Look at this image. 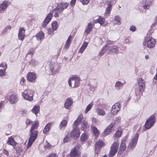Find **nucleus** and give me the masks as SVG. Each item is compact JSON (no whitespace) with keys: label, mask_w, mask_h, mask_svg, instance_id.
I'll list each match as a JSON object with an SVG mask.
<instances>
[{"label":"nucleus","mask_w":157,"mask_h":157,"mask_svg":"<svg viewBox=\"0 0 157 157\" xmlns=\"http://www.w3.org/2000/svg\"><path fill=\"white\" fill-rule=\"evenodd\" d=\"M68 4L67 3L62 2L59 3L53 11H51L48 14L42 25V27L44 28L45 27L50 21L52 17L53 12H55L54 17H59V13L61 14L64 10L68 7Z\"/></svg>","instance_id":"1"},{"label":"nucleus","mask_w":157,"mask_h":157,"mask_svg":"<svg viewBox=\"0 0 157 157\" xmlns=\"http://www.w3.org/2000/svg\"><path fill=\"white\" fill-rule=\"evenodd\" d=\"M79 78L74 76H72L70 77L68 83L70 86H72V87H77L79 84Z\"/></svg>","instance_id":"2"},{"label":"nucleus","mask_w":157,"mask_h":157,"mask_svg":"<svg viewBox=\"0 0 157 157\" xmlns=\"http://www.w3.org/2000/svg\"><path fill=\"white\" fill-rule=\"evenodd\" d=\"M30 136L27 146V149L29 148L37 137V131H30Z\"/></svg>","instance_id":"3"},{"label":"nucleus","mask_w":157,"mask_h":157,"mask_svg":"<svg viewBox=\"0 0 157 157\" xmlns=\"http://www.w3.org/2000/svg\"><path fill=\"white\" fill-rule=\"evenodd\" d=\"M155 122V117L154 115L150 116L146 121L145 125V128L147 129H150L153 126Z\"/></svg>","instance_id":"4"},{"label":"nucleus","mask_w":157,"mask_h":157,"mask_svg":"<svg viewBox=\"0 0 157 157\" xmlns=\"http://www.w3.org/2000/svg\"><path fill=\"white\" fill-rule=\"evenodd\" d=\"M119 145L117 141L112 144L109 154V156L113 157L116 153L118 150Z\"/></svg>","instance_id":"5"},{"label":"nucleus","mask_w":157,"mask_h":157,"mask_svg":"<svg viewBox=\"0 0 157 157\" xmlns=\"http://www.w3.org/2000/svg\"><path fill=\"white\" fill-rule=\"evenodd\" d=\"M156 43L155 40L152 37H149L143 43V44L144 46L147 45V47L150 48H153Z\"/></svg>","instance_id":"6"},{"label":"nucleus","mask_w":157,"mask_h":157,"mask_svg":"<svg viewBox=\"0 0 157 157\" xmlns=\"http://www.w3.org/2000/svg\"><path fill=\"white\" fill-rule=\"evenodd\" d=\"M139 136V134L138 133H136L128 145V147L130 149H133L135 147L137 142Z\"/></svg>","instance_id":"7"},{"label":"nucleus","mask_w":157,"mask_h":157,"mask_svg":"<svg viewBox=\"0 0 157 157\" xmlns=\"http://www.w3.org/2000/svg\"><path fill=\"white\" fill-rule=\"evenodd\" d=\"M49 68L53 74L58 72L60 67L58 63L51 62L49 65Z\"/></svg>","instance_id":"8"},{"label":"nucleus","mask_w":157,"mask_h":157,"mask_svg":"<svg viewBox=\"0 0 157 157\" xmlns=\"http://www.w3.org/2000/svg\"><path fill=\"white\" fill-rule=\"evenodd\" d=\"M120 103L118 102L116 103L112 106L111 112L113 115L117 114L120 111Z\"/></svg>","instance_id":"9"},{"label":"nucleus","mask_w":157,"mask_h":157,"mask_svg":"<svg viewBox=\"0 0 157 157\" xmlns=\"http://www.w3.org/2000/svg\"><path fill=\"white\" fill-rule=\"evenodd\" d=\"M114 124L111 123L104 130L103 133L104 136H106L111 132L114 129Z\"/></svg>","instance_id":"10"},{"label":"nucleus","mask_w":157,"mask_h":157,"mask_svg":"<svg viewBox=\"0 0 157 157\" xmlns=\"http://www.w3.org/2000/svg\"><path fill=\"white\" fill-rule=\"evenodd\" d=\"M105 145L104 143L101 140L97 142L95 145V153L99 154L100 149L103 146Z\"/></svg>","instance_id":"11"},{"label":"nucleus","mask_w":157,"mask_h":157,"mask_svg":"<svg viewBox=\"0 0 157 157\" xmlns=\"http://www.w3.org/2000/svg\"><path fill=\"white\" fill-rule=\"evenodd\" d=\"M10 4V2L7 1H4L0 4V13L3 12Z\"/></svg>","instance_id":"12"},{"label":"nucleus","mask_w":157,"mask_h":157,"mask_svg":"<svg viewBox=\"0 0 157 157\" xmlns=\"http://www.w3.org/2000/svg\"><path fill=\"white\" fill-rule=\"evenodd\" d=\"M138 84L139 87V91L142 92L144 90L145 88V82L143 80L142 78H140L138 81Z\"/></svg>","instance_id":"13"},{"label":"nucleus","mask_w":157,"mask_h":157,"mask_svg":"<svg viewBox=\"0 0 157 157\" xmlns=\"http://www.w3.org/2000/svg\"><path fill=\"white\" fill-rule=\"evenodd\" d=\"M80 136V130L78 128H74L71 133L72 137L76 139Z\"/></svg>","instance_id":"14"},{"label":"nucleus","mask_w":157,"mask_h":157,"mask_svg":"<svg viewBox=\"0 0 157 157\" xmlns=\"http://www.w3.org/2000/svg\"><path fill=\"white\" fill-rule=\"evenodd\" d=\"M80 153L76 147H75L71 151V157H78Z\"/></svg>","instance_id":"15"},{"label":"nucleus","mask_w":157,"mask_h":157,"mask_svg":"<svg viewBox=\"0 0 157 157\" xmlns=\"http://www.w3.org/2000/svg\"><path fill=\"white\" fill-rule=\"evenodd\" d=\"M25 30L23 28H20L19 29L18 35V38L19 40H23L25 36Z\"/></svg>","instance_id":"16"},{"label":"nucleus","mask_w":157,"mask_h":157,"mask_svg":"<svg viewBox=\"0 0 157 157\" xmlns=\"http://www.w3.org/2000/svg\"><path fill=\"white\" fill-rule=\"evenodd\" d=\"M73 101L72 98H67L64 104L65 107L67 109L70 108L73 103Z\"/></svg>","instance_id":"17"},{"label":"nucleus","mask_w":157,"mask_h":157,"mask_svg":"<svg viewBox=\"0 0 157 157\" xmlns=\"http://www.w3.org/2000/svg\"><path fill=\"white\" fill-rule=\"evenodd\" d=\"M36 78V75L33 73H29L27 75V80L29 82H34Z\"/></svg>","instance_id":"18"},{"label":"nucleus","mask_w":157,"mask_h":157,"mask_svg":"<svg viewBox=\"0 0 157 157\" xmlns=\"http://www.w3.org/2000/svg\"><path fill=\"white\" fill-rule=\"evenodd\" d=\"M29 94V93L28 92V91L26 93L24 92L22 93V95L25 99L29 101H31L33 100V96L30 94Z\"/></svg>","instance_id":"19"},{"label":"nucleus","mask_w":157,"mask_h":157,"mask_svg":"<svg viewBox=\"0 0 157 157\" xmlns=\"http://www.w3.org/2000/svg\"><path fill=\"white\" fill-rule=\"evenodd\" d=\"M83 116L82 114L80 115L78 117L77 119L74 122L73 124V128H77V127L80 124L81 121H82Z\"/></svg>","instance_id":"20"},{"label":"nucleus","mask_w":157,"mask_h":157,"mask_svg":"<svg viewBox=\"0 0 157 157\" xmlns=\"http://www.w3.org/2000/svg\"><path fill=\"white\" fill-rule=\"evenodd\" d=\"M109 48V49L108 51L110 52H112L114 53H117L118 52L119 50L117 46L116 45H113L111 46H109L108 48L107 47V49Z\"/></svg>","instance_id":"21"},{"label":"nucleus","mask_w":157,"mask_h":157,"mask_svg":"<svg viewBox=\"0 0 157 157\" xmlns=\"http://www.w3.org/2000/svg\"><path fill=\"white\" fill-rule=\"evenodd\" d=\"M126 140L124 139L121 141V142L119 148V151L121 152H123L125 149L126 148Z\"/></svg>","instance_id":"22"},{"label":"nucleus","mask_w":157,"mask_h":157,"mask_svg":"<svg viewBox=\"0 0 157 157\" xmlns=\"http://www.w3.org/2000/svg\"><path fill=\"white\" fill-rule=\"evenodd\" d=\"M93 27L94 25L91 23H90L88 24L85 29V33H86V34L87 35L90 33V32L92 30Z\"/></svg>","instance_id":"23"},{"label":"nucleus","mask_w":157,"mask_h":157,"mask_svg":"<svg viewBox=\"0 0 157 157\" xmlns=\"http://www.w3.org/2000/svg\"><path fill=\"white\" fill-rule=\"evenodd\" d=\"M7 143L9 145H11L13 147L15 146L17 144V143L14 140V138L12 136L8 138Z\"/></svg>","instance_id":"24"},{"label":"nucleus","mask_w":157,"mask_h":157,"mask_svg":"<svg viewBox=\"0 0 157 157\" xmlns=\"http://www.w3.org/2000/svg\"><path fill=\"white\" fill-rule=\"evenodd\" d=\"M10 100L12 104H15L18 101L17 97V95L12 94L10 97Z\"/></svg>","instance_id":"25"},{"label":"nucleus","mask_w":157,"mask_h":157,"mask_svg":"<svg viewBox=\"0 0 157 157\" xmlns=\"http://www.w3.org/2000/svg\"><path fill=\"white\" fill-rule=\"evenodd\" d=\"M112 5L109 3L108 4V6L105 10L104 15L105 16L107 17L110 14L112 8Z\"/></svg>","instance_id":"26"},{"label":"nucleus","mask_w":157,"mask_h":157,"mask_svg":"<svg viewBox=\"0 0 157 157\" xmlns=\"http://www.w3.org/2000/svg\"><path fill=\"white\" fill-rule=\"evenodd\" d=\"M52 123H49L46 125L43 131L44 133L46 134L49 132L50 126L52 125Z\"/></svg>","instance_id":"27"},{"label":"nucleus","mask_w":157,"mask_h":157,"mask_svg":"<svg viewBox=\"0 0 157 157\" xmlns=\"http://www.w3.org/2000/svg\"><path fill=\"white\" fill-rule=\"evenodd\" d=\"M97 83L95 80H93L92 84H89V86H90V90L92 91L94 90L97 87Z\"/></svg>","instance_id":"28"},{"label":"nucleus","mask_w":157,"mask_h":157,"mask_svg":"<svg viewBox=\"0 0 157 157\" xmlns=\"http://www.w3.org/2000/svg\"><path fill=\"white\" fill-rule=\"evenodd\" d=\"M96 112L97 114L99 116H104L105 114V111L101 108H97Z\"/></svg>","instance_id":"29"},{"label":"nucleus","mask_w":157,"mask_h":157,"mask_svg":"<svg viewBox=\"0 0 157 157\" xmlns=\"http://www.w3.org/2000/svg\"><path fill=\"white\" fill-rule=\"evenodd\" d=\"M151 2L148 0H145L143 4V7L145 9H148L149 8V6L151 5Z\"/></svg>","instance_id":"30"},{"label":"nucleus","mask_w":157,"mask_h":157,"mask_svg":"<svg viewBox=\"0 0 157 157\" xmlns=\"http://www.w3.org/2000/svg\"><path fill=\"white\" fill-rule=\"evenodd\" d=\"M39 124L38 121H35L34 122L33 124L32 125L31 128L30 129L31 131H36L35 130L37 128V125Z\"/></svg>","instance_id":"31"},{"label":"nucleus","mask_w":157,"mask_h":157,"mask_svg":"<svg viewBox=\"0 0 157 157\" xmlns=\"http://www.w3.org/2000/svg\"><path fill=\"white\" fill-rule=\"evenodd\" d=\"M72 39V36L71 35L69 36L64 46L65 48L67 49L69 48Z\"/></svg>","instance_id":"32"},{"label":"nucleus","mask_w":157,"mask_h":157,"mask_svg":"<svg viewBox=\"0 0 157 157\" xmlns=\"http://www.w3.org/2000/svg\"><path fill=\"white\" fill-rule=\"evenodd\" d=\"M105 22V19L100 17H99L98 19L95 21V23H99L100 24V26L104 24Z\"/></svg>","instance_id":"33"},{"label":"nucleus","mask_w":157,"mask_h":157,"mask_svg":"<svg viewBox=\"0 0 157 157\" xmlns=\"http://www.w3.org/2000/svg\"><path fill=\"white\" fill-rule=\"evenodd\" d=\"M36 37L37 40H40L44 37V34L42 32H40L36 34Z\"/></svg>","instance_id":"34"},{"label":"nucleus","mask_w":157,"mask_h":157,"mask_svg":"<svg viewBox=\"0 0 157 157\" xmlns=\"http://www.w3.org/2000/svg\"><path fill=\"white\" fill-rule=\"evenodd\" d=\"M40 107L38 105H35L34 106L33 109L32 110V111L35 114H36L39 112Z\"/></svg>","instance_id":"35"},{"label":"nucleus","mask_w":157,"mask_h":157,"mask_svg":"<svg viewBox=\"0 0 157 157\" xmlns=\"http://www.w3.org/2000/svg\"><path fill=\"white\" fill-rule=\"evenodd\" d=\"M107 45H106L102 48L101 51L99 53V55L100 56H102L104 53L106 52L107 49Z\"/></svg>","instance_id":"36"},{"label":"nucleus","mask_w":157,"mask_h":157,"mask_svg":"<svg viewBox=\"0 0 157 157\" xmlns=\"http://www.w3.org/2000/svg\"><path fill=\"white\" fill-rule=\"evenodd\" d=\"M67 121L66 120L62 121L60 123L59 125V128L61 129L63 127H64L67 126Z\"/></svg>","instance_id":"37"},{"label":"nucleus","mask_w":157,"mask_h":157,"mask_svg":"<svg viewBox=\"0 0 157 157\" xmlns=\"http://www.w3.org/2000/svg\"><path fill=\"white\" fill-rule=\"evenodd\" d=\"M93 106V103L91 102L89 105H88L86 107L85 111H84L85 113L86 114L87 112L91 109Z\"/></svg>","instance_id":"38"},{"label":"nucleus","mask_w":157,"mask_h":157,"mask_svg":"<svg viewBox=\"0 0 157 157\" xmlns=\"http://www.w3.org/2000/svg\"><path fill=\"white\" fill-rule=\"evenodd\" d=\"M29 63L30 65L32 66H35L38 63V62L34 59H32L29 61Z\"/></svg>","instance_id":"39"},{"label":"nucleus","mask_w":157,"mask_h":157,"mask_svg":"<svg viewBox=\"0 0 157 157\" xmlns=\"http://www.w3.org/2000/svg\"><path fill=\"white\" fill-rule=\"evenodd\" d=\"M88 138V136L86 133L83 134L81 136V140L82 141L86 140Z\"/></svg>","instance_id":"40"},{"label":"nucleus","mask_w":157,"mask_h":157,"mask_svg":"<svg viewBox=\"0 0 157 157\" xmlns=\"http://www.w3.org/2000/svg\"><path fill=\"white\" fill-rule=\"evenodd\" d=\"M92 130L94 134L96 136H98L99 135V131L97 129V128L95 127H93L92 128Z\"/></svg>","instance_id":"41"},{"label":"nucleus","mask_w":157,"mask_h":157,"mask_svg":"<svg viewBox=\"0 0 157 157\" xmlns=\"http://www.w3.org/2000/svg\"><path fill=\"white\" fill-rule=\"evenodd\" d=\"M120 19L121 18L119 16H116L114 17V20L117 22V24L119 25L121 24Z\"/></svg>","instance_id":"42"},{"label":"nucleus","mask_w":157,"mask_h":157,"mask_svg":"<svg viewBox=\"0 0 157 157\" xmlns=\"http://www.w3.org/2000/svg\"><path fill=\"white\" fill-rule=\"evenodd\" d=\"M52 27L54 30H56L58 28V25L56 21H54L52 22Z\"/></svg>","instance_id":"43"},{"label":"nucleus","mask_w":157,"mask_h":157,"mask_svg":"<svg viewBox=\"0 0 157 157\" xmlns=\"http://www.w3.org/2000/svg\"><path fill=\"white\" fill-rule=\"evenodd\" d=\"M82 126L83 128H85L86 129L90 127V125L88 124L87 122L85 121H83Z\"/></svg>","instance_id":"44"},{"label":"nucleus","mask_w":157,"mask_h":157,"mask_svg":"<svg viewBox=\"0 0 157 157\" xmlns=\"http://www.w3.org/2000/svg\"><path fill=\"white\" fill-rule=\"evenodd\" d=\"M123 83L120 81H117L115 84V87H122L123 86Z\"/></svg>","instance_id":"45"},{"label":"nucleus","mask_w":157,"mask_h":157,"mask_svg":"<svg viewBox=\"0 0 157 157\" xmlns=\"http://www.w3.org/2000/svg\"><path fill=\"white\" fill-rule=\"evenodd\" d=\"M122 132L121 131L117 130L114 134V136L116 137H120L121 134Z\"/></svg>","instance_id":"46"},{"label":"nucleus","mask_w":157,"mask_h":157,"mask_svg":"<svg viewBox=\"0 0 157 157\" xmlns=\"http://www.w3.org/2000/svg\"><path fill=\"white\" fill-rule=\"evenodd\" d=\"M7 67H6L5 68L3 69H0V76H2L5 75V72L6 70Z\"/></svg>","instance_id":"47"},{"label":"nucleus","mask_w":157,"mask_h":157,"mask_svg":"<svg viewBox=\"0 0 157 157\" xmlns=\"http://www.w3.org/2000/svg\"><path fill=\"white\" fill-rule=\"evenodd\" d=\"M71 140L70 137L67 136L63 139V142L64 143L67 142Z\"/></svg>","instance_id":"48"},{"label":"nucleus","mask_w":157,"mask_h":157,"mask_svg":"<svg viewBox=\"0 0 157 157\" xmlns=\"http://www.w3.org/2000/svg\"><path fill=\"white\" fill-rule=\"evenodd\" d=\"M11 28V26L10 25L7 26H6L5 29L3 30V33H5L7 31H10Z\"/></svg>","instance_id":"49"},{"label":"nucleus","mask_w":157,"mask_h":157,"mask_svg":"<svg viewBox=\"0 0 157 157\" xmlns=\"http://www.w3.org/2000/svg\"><path fill=\"white\" fill-rule=\"evenodd\" d=\"M16 150V151L18 153H20L22 151V149L21 148V146H20L17 147Z\"/></svg>","instance_id":"50"},{"label":"nucleus","mask_w":157,"mask_h":157,"mask_svg":"<svg viewBox=\"0 0 157 157\" xmlns=\"http://www.w3.org/2000/svg\"><path fill=\"white\" fill-rule=\"evenodd\" d=\"M54 30L52 28H49L48 29V34L50 35H53L54 34L53 31Z\"/></svg>","instance_id":"51"},{"label":"nucleus","mask_w":157,"mask_h":157,"mask_svg":"<svg viewBox=\"0 0 157 157\" xmlns=\"http://www.w3.org/2000/svg\"><path fill=\"white\" fill-rule=\"evenodd\" d=\"M83 5L87 4L90 2V0H80Z\"/></svg>","instance_id":"52"},{"label":"nucleus","mask_w":157,"mask_h":157,"mask_svg":"<svg viewBox=\"0 0 157 157\" xmlns=\"http://www.w3.org/2000/svg\"><path fill=\"white\" fill-rule=\"evenodd\" d=\"M47 157H58L57 155L55 153H52L49 154Z\"/></svg>","instance_id":"53"},{"label":"nucleus","mask_w":157,"mask_h":157,"mask_svg":"<svg viewBox=\"0 0 157 157\" xmlns=\"http://www.w3.org/2000/svg\"><path fill=\"white\" fill-rule=\"evenodd\" d=\"M51 147V145L49 143L47 142L44 145V147L46 148H50Z\"/></svg>","instance_id":"54"},{"label":"nucleus","mask_w":157,"mask_h":157,"mask_svg":"<svg viewBox=\"0 0 157 157\" xmlns=\"http://www.w3.org/2000/svg\"><path fill=\"white\" fill-rule=\"evenodd\" d=\"M136 27L134 25H132L130 28V31L132 32H134L136 30Z\"/></svg>","instance_id":"55"},{"label":"nucleus","mask_w":157,"mask_h":157,"mask_svg":"<svg viewBox=\"0 0 157 157\" xmlns=\"http://www.w3.org/2000/svg\"><path fill=\"white\" fill-rule=\"evenodd\" d=\"M33 123V121L29 119H27L26 121V124L29 125Z\"/></svg>","instance_id":"56"},{"label":"nucleus","mask_w":157,"mask_h":157,"mask_svg":"<svg viewBox=\"0 0 157 157\" xmlns=\"http://www.w3.org/2000/svg\"><path fill=\"white\" fill-rule=\"evenodd\" d=\"M3 153L6 156H8L9 155V151L5 149H4L3 150Z\"/></svg>","instance_id":"57"},{"label":"nucleus","mask_w":157,"mask_h":157,"mask_svg":"<svg viewBox=\"0 0 157 157\" xmlns=\"http://www.w3.org/2000/svg\"><path fill=\"white\" fill-rule=\"evenodd\" d=\"M88 44V43L86 42H84L83 45L81 46L82 48H86Z\"/></svg>","instance_id":"58"},{"label":"nucleus","mask_w":157,"mask_h":157,"mask_svg":"<svg viewBox=\"0 0 157 157\" xmlns=\"http://www.w3.org/2000/svg\"><path fill=\"white\" fill-rule=\"evenodd\" d=\"M85 49V48H84L81 47L79 49L78 52H79L82 53L84 52Z\"/></svg>","instance_id":"59"},{"label":"nucleus","mask_w":157,"mask_h":157,"mask_svg":"<svg viewBox=\"0 0 157 157\" xmlns=\"http://www.w3.org/2000/svg\"><path fill=\"white\" fill-rule=\"evenodd\" d=\"M34 54V52L33 50H30L29 51L28 53H27L26 55H30L31 56H33Z\"/></svg>","instance_id":"60"},{"label":"nucleus","mask_w":157,"mask_h":157,"mask_svg":"<svg viewBox=\"0 0 157 157\" xmlns=\"http://www.w3.org/2000/svg\"><path fill=\"white\" fill-rule=\"evenodd\" d=\"M121 118L120 117H118V118H116L114 121V123H113V124H114L118 122L119 121V120Z\"/></svg>","instance_id":"61"},{"label":"nucleus","mask_w":157,"mask_h":157,"mask_svg":"<svg viewBox=\"0 0 157 157\" xmlns=\"http://www.w3.org/2000/svg\"><path fill=\"white\" fill-rule=\"evenodd\" d=\"M76 0H72L71 2V6L74 5L76 2Z\"/></svg>","instance_id":"62"},{"label":"nucleus","mask_w":157,"mask_h":157,"mask_svg":"<svg viewBox=\"0 0 157 157\" xmlns=\"http://www.w3.org/2000/svg\"><path fill=\"white\" fill-rule=\"evenodd\" d=\"M25 81V79L23 78H22L21 79V84L23 85Z\"/></svg>","instance_id":"63"},{"label":"nucleus","mask_w":157,"mask_h":157,"mask_svg":"<svg viewBox=\"0 0 157 157\" xmlns=\"http://www.w3.org/2000/svg\"><path fill=\"white\" fill-rule=\"evenodd\" d=\"M6 67V63H2L0 65V67Z\"/></svg>","instance_id":"64"}]
</instances>
